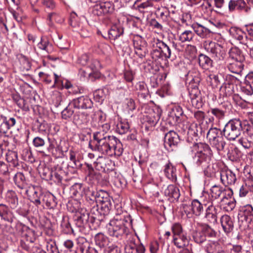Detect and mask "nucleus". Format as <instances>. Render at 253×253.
Masks as SVG:
<instances>
[{"mask_svg":"<svg viewBox=\"0 0 253 253\" xmlns=\"http://www.w3.org/2000/svg\"><path fill=\"white\" fill-rule=\"evenodd\" d=\"M88 146L93 151L111 157L120 156L123 152L122 144L118 138L100 131L93 133V140L89 141Z\"/></svg>","mask_w":253,"mask_h":253,"instance_id":"obj_1","label":"nucleus"},{"mask_svg":"<svg viewBox=\"0 0 253 253\" xmlns=\"http://www.w3.org/2000/svg\"><path fill=\"white\" fill-rule=\"evenodd\" d=\"M97 199L96 206H94L91 210V213L94 215H90L88 213L84 214L78 218L79 222L81 221L83 224L88 221L93 223L95 220H102V216L109 213L112 206V199L108 193L100 190L98 191Z\"/></svg>","mask_w":253,"mask_h":253,"instance_id":"obj_2","label":"nucleus"},{"mask_svg":"<svg viewBox=\"0 0 253 253\" xmlns=\"http://www.w3.org/2000/svg\"><path fill=\"white\" fill-rule=\"evenodd\" d=\"M130 221L129 216L116 214L107 225L108 234L114 238L121 239L123 235L126 234L127 226Z\"/></svg>","mask_w":253,"mask_h":253,"instance_id":"obj_3","label":"nucleus"},{"mask_svg":"<svg viewBox=\"0 0 253 253\" xmlns=\"http://www.w3.org/2000/svg\"><path fill=\"white\" fill-rule=\"evenodd\" d=\"M242 121L239 119L229 120L225 125L223 134L228 140H235L243 132Z\"/></svg>","mask_w":253,"mask_h":253,"instance_id":"obj_4","label":"nucleus"},{"mask_svg":"<svg viewBox=\"0 0 253 253\" xmlns=\"http://www.w3.org/2000/svg\"><path fill=\"white\" fill-rule=\"evenodd\" d=\"M191 148L192 152H196L193 159L198 166L202 165L205 163L208 157L212 156L211 148L206 144L194 143Z\"/></svg>","mask_w":253,"mask_h":253,"instance_id":"obj_5","label":"nucleus"},{"mask_svg":"<svg viewBox=\"0 0 253 253\" xmlns=\"http://www.w3.org/2000/svg\"><path fill=\"white\" fill-rule=\"evenodd\" d=\"M21 234L20 246L26 251H29L30 245L36 240V237L34 230L27 226L20 223L17 225Z\"/></svg>","mask_w":253,"mask_h":253,"instance_id":"obj_6","label":"nucleus"},{"mask_svg":"<svg viewBox=\"0 0 253 253\" xmlns=\"http://www.w3.org/2000/svg\"><path fill=\"white\" fill-rule=\"evenodd\" d=\"M203 46L206 51L216 61L223 60L226 56V52L223 46L215 42L205 41L203 43Z\"/></svg>","mask_w":253,"mask_h":253,"instance_id":"obj_7","label":"nucleus"},{"mask_svg":"<svg viewBox=\"0 0 253 253\" xmlns=\"http://www.w3.org/2000/svg\"><path fill=\"white\" fill-rule=\"evenodd\" d=\"M226 83L220 88V91L223 93V96H229L234 92V84L237 85L241 83L240 80L236 77L231 75L226 76Z\"/></svg>","mask_w":253,"mask_h":253,"instance_id":"obj_8","label":"nucleus"},{"mask_svg":"<svg viewBox=\"0 0 253 253\" xmlns=\"http://www.w3.org/2000/svg\"><path fill=\"white\" fill-rule=\"evenodd\" d=\"M94 167L96 170L104 172H108L114 169L115 164L108 158L98 157L93 163Z\"/></svg>","mask_w":253,"mask_h":253,"instance_id":"obj_9","label":"nucleus"},{"mask_svg":"<svg viewBox=\"0 0 253 253\" xmlns=\"http://www.w3.org/2000/svg\"><path fill=\"white\" fill-rule=\"evenodd\" d=\"M184 211L188 213H192L196 216H200L207 207L205 204H202L197 199L193 200L189 205L183 204Z\"/></svg>","mask_w":253,"mask_h":253,"instance_id":"obj_10","label":"nucleus"},{"mask_svg":"<svg viewBox=\"0 0 253 253\" xmlns=\"http://www.w3.org/2000/svg\"><path fill=\"white\" fill-rule=\"evenodd\" d=\"M180 141L178 134L174 131L170 130L165 135L164 145L168 151H171L176 147Z\"/></svg>","mask_w":253,"mask_h":253,"instance_id":"obj_11","label":"nucleus"},{"mask_svg":"<svg viewBox=\"0 0 253 253\" xmlns=\"http://www.w3.org/2000/svg\"><path fill=\"white\" fill-rule=\"evenodd\" d=\"M228 9L231 12L237 10L248 13L251 9L247 5L244 0H230L228 2Z\"/></svg>","mask_w":253,"mask_h":253,"instance_id":"obj_12","label":"nucleus"},{"mask_svg":"<svg viewBox=\"0 0 253 253\" xmlns=\"http://www.w3.org/2000/svg\"><path fill=\"white\" fill-rule=\"evenodd\" d=\"M48 174L46 176L47 180H52L57 184L61 183L65 171L61 167L56 168L51 170L47 169Z\"/></svg>","mask_w":253,"mask_h":253,"instance_id":"obj_13","label":"nucleus"},{"mask_svg":"<svg viewBox=\"0 0 253 253\" xmlns=\"http://www.w3.org/2000/svg\"><path fill=\"white\" fill-rule=\"evenodd\" d=\"M92 105V101L87 97L84 96L74 99L70 102V106H73L74 108L78 109L90 108Z\"/></svg>","mask_w":253,"mask_h":253,"instance_id":"obj_14","label":"nucleus"},{"mask_svg":"<svg viewBox=\"0 0 253 253\" xmlns=\"http://www.w3.org/2000/svg\"><path fill=\"white\" fill-rule=\"evenodd\" d=\"M221 182L225 186L234 184L236 180V177L231 170L224 169L220 172Z\"/></svg>","mask_w":253,"mask_h":253,"instance_id":"obj_15","label":"nucleus"},{"mask_svg":"<svg viewBox=\"0 0 253 253\" xmlns=\"http://www.w3.org/2000/svg\"><path fill=\"white\" fill-rule=\"evenodd\" d=\"M205 218L211 224L214 225L217 223V209L212 204L206 207Z\"/></svg>","mask_w":253,"mask_h":253,"instance_id":"obj_16","label":"nucleus"},{"mask_svg":"<svg viewBox=\"0 0 253 253\" xmlns=\"http://www.w3.org/2000/svg\"><path fill=\"white\" fill-rule=\"evenodd\" d=\"M239 218L241 220L250 221L253 218V207L250 204L241 206L238 214Z\"/></svg>","mask_w":253,"mask_h":253,"instance_id":"obj_17","label":"nucleus"},{"mask_svg":"<svg viewBox=\"0 0 253 253\" xmlns=\"http://www.w3.org/2000/svg\"><path fill=\"white\" fill-rule=\"evenodd\" d=\"M16 124V120L14 118H10L8 120L6 117L0 115V133L5 134L11 127Z\"/></svg>","mask_w":253,"mask_h":253,"instance_id":"obj_18","label":"nucleus"},{"mask_svg":"<svg viewBox=\"0 0 253 253\" xmlns=\"http://www.w3.org/2000/svg\"><path fill=\"white\" fill-rule=\"evenodd\" d=\"M228 62L227 68L229 71L241 77L244 67V61L228 60Z\"/></svg>","mask_w":253,"mask_h":253,"instance_id":"obj_19","label":"nucleus"},{"mask_svg":"<svg viewBox=\"0 0 253 253\" xmlns=\"http://www.w3.org/2000/svg\"><path fill=\"white\" fill-rule=\"evenodd\" d=\"M0 217L6 221L12 223L14 216L12 211L7 206L1 204H0Z\"/></svg>","mask_w":253,"mask_h":253,"instance_id":"obj_20","label":"nucleus"},{"mask_svg":"<svg viewBox=\"0 0 253 253\" xmlns=\"http://www.w3.org/2000/svg\"><path fill=\"white\" fill-rule=\"evenodd\" d=\"M42 192L40 188L38 187H36L33 185L29 186L25 190L26 195L29 197V199L32 203H37L38 195H40V193Z\"/></svg>","mask_w":253,"mask_h":253,"instance_id":"obj_21","label":"nucleus"},{"mask_svg":"<svg viewBox=\"0 0 253 253\" xmlns=\"http://www.w3.org/2000/svg\"><path fill=\"white\" fill-rule=\"evenodd\" d=\"M220 222L223 231L226 234L230 233L233 229L234 223L232 218L228 215H223L220 218Z\"/></svg>","mask_w":253,"mask_h":253,"instance_id":"obj_22","label":"nucleus"},{"mask_svg":"<svg viewBox=\"0 0 253 253\" xmlns=\"http://www.w3.org/2000/svg\"><path fill=\"white\" fill-rule=\"evenodd\" d=\"M174 245L178 248H183L189 244V238L186 233L173 237Z\"/></svg>","mask_w":253,"mask_h":253,"instance_id":"obj_23","label":"nucleus"},{"mask_svg":"<svg viewBox=\"0 0 253 253\" xmlns=\"http://www.w3.org/2000/svg\"><path fill=\"white\" fill-rule=\"evenodd\" d=\"M245 60V56L241 49L237 47H234L230 49L229 51L228 60L244 62Z\"/></svg>","mask_w":253,"mask_h":253,"instance_id":"obj_24","label":"nucleus"},{"mask_svg":"<svg viewBox=\"0 0 253 253\" xmlns=\"http://www.w3.org/2000/svg\"><path fill=\"white\" fill-rule=\"evenodd\" d=\"M206 251L207 253H222L223 251L222 245L217 241H211L206 246Z\"/></svg>","mask_w":253,"mask_h":253,"instance_id":"obj_25","label":"nucleus"},{"mask_svg":"<svg viewBox=\"0 0 253 253\" xmlns=\"http://www.w3.org/2000/svg\"><path fill=\"white\" fill-rule=\"evenodd\" d=\"M176 168L169 162L165 166L164 171L166 177L172 181L175 182L177 180Z\"/></svg>","mask_w":253,"mask_h":253,"instance_id":"obj_26","label":"nucleus"},{"mask_svg":"<svg viewBox=\"0 0 253 253\" xmlns=\"http://www.w3.org/2000/svg\"><path fill=\"white\" fill-rule=\"evenodd\" d=\"M156 47L160 50L165 59L169 58L171 54L170 46L158 39L156 40Z\"/></svg>","mask_w":253,"mask_h":253,"instance_id":"obj_27","label":"nucleus"},{"mask_svg":"<svg viewBox=\"0 0 253 253\" xmlns=\"http://www.w3.org/2000/svg\"><path fill=\"white\" fill-rule=\"evenodd\" d=\"M191 27L194 30L196 34L202 38H205L209 36L211 33V31L202 25L194 23L191 25Z\"/></svg>","mask_w":253,"mask_h":253,"instance_id":"obj_28","label":"nucleus"},{"mask_svg":"<svg viewBox=\"0 0 253 253\" xmlns=\"http://www.w3.org/2000/svg\"><path fill=\"white\" fill-rule=\"evenodd\" d=\"M42 200V205L45 204L49 209L54 208L57 204L56 197L49 192H45L44 198Z\"/></svg>","mask_w":253,"mask_h":253,"instance_id":"obj_29","label":"nucleus"},{"mask_svg":"<svg viewBox=\"0 0 253 253\" xmlns=\"http://www.w3.org/2000/svg\"><path fill=\"white\" fill-rule=\"evenodd\" d=\"M199 66L205 70H208L212 67V60L207 55L201 53L198 56Z\"/></svg>","mask_w":253,"mask_h":253,"instance_id":"obj_30","label":"nucleus"},{"mask_svg":"<svg viewBox=\"0 0 253 253\" xmlns=\"http://www.w3.org/2000/svg\"><path fill=\"white\" fill-rule=\"evenodd\" d=\"M164 194L173 200H177L180 195L179 189L174 185H169L165 190Z\"/></svg>","mask_w":253,"mask_h":253,"instance_id":"obj_31","label":"nucleus"},{"mask_svg":"<svg viewBox=\"0 0 253 253\" xmlns=\"http://www.w3.org/2000/svg\"><path fill=\"white\" fill-rule=\"evenodd\" d=\"M208 113L210 117L209 119L210 122L222 119L225 116V112L217 108H211Z\"/></svg>","mask_w":253,"mask_h":253,"instance_id":"obj_32","label":"nucleus"},{"mask_svg":"<svg viewBox=\"0 0 253 253\" xmlns=\"http://www.w3.org/2000/svg\"><path fill=\"white\" fill-rule=\"evenodd\" d=\"M38 47L47 53H50L53 51V45L46 37L41 38V41L38 43Z\"/></svg>","mask_w":253,"mask_h":253,"instance_id":"obj_33","label":"nucleus"},{"mask_svg":"<svg viewBox=\"0 0 253 253\" xmlns=\"http://www.w3.org/2000/svg\"><path fill=\"white\" fill-rule=\"evenodd\" d=\"M223 135V131H222L220 129L216 127L211 128L207 132V138L209 143L213 141L214 139H217Z\"/></svg>","mask_w":253,"mask_h":253,"instance_id":"obj_34","label":"nucleus"},{"mask_svg":"<svg viewBox=\"0 0 253 253\" xmlns=\"http://www.w3.org/2000/svg\"><path fill=\"white\" fill-rule=\"evenodd\" d=\"M87 119V114L84 112L80 111L76 112L74 116V122L78 125L86 123Z\"/></svg>","mask_w":253,"mask_h":253,"instance_id":"obj_35","label":"nucleus"},{"mask_svg":"<svg viewBox=\"0 0 253 253\" xmlns=\"http://www.w3.org/2000/svg\"><path fill=\"white\" fill-rule=\"evenodd\" d=\"M123 33L124 29L122 27L114 25L108 31L109 38L111 40H115L123 35Z\"/></svg>","mask_w":253,"mask_h":253,"instance_id":"obj_36","label":"nucleus"},{"mask_svg":"<svg viewBox=\"0 0 253 253\" xmlns=\"http://www.w3.org/2000/svg\"><path fill=\"white\" fill-rule=\"evenodd\" d=\"M210 144L212 148L216 150L218 154H220V152L223 150L226 145V142L223 135H222L217 139H214L213 141L210 143Z\"/></svg>","mask_w":253,"mask_h":253,"instance_id":"obj_37","label":"nucleus"},{"mask_svg":"<svg viewBox=\"0 0 253 253\" xmlns=\"http://www.w3.org/2000/svg\"><path fill=\"white\" fill-rule=\"evenodd\" d=\"M6 199L7 202L12 209L16 208L18 204V197L13 191H8L6 194Z\"/></svg>","mask_w":253,"mask_h":253,"instance_id":"obj_38","label":"nucleus"},{"mask_svg":"<svg viewBox=\"0 0 253 253\" xmlns=\"http://www.w3.org/2000/svg\"><path fill=\"white\" fill-rule=\"evenodd\" d=\"M201 227L206 238L207 237L211 238H216L217 232L210 225L207 223L202 224Z\"/></svg>","mask_w":253,"mask_h":253,"instance_id":"obj_39","label":"nucleus"},{"mask_svg":"<svg viewBox=\"0 0 253 253\" xmlns=\"http://www.w3.org/2000/svg\"><path fill=\"white\" fill-rule=\"evenodd\" d=\"M85 196L87 201H90V203H95L97 205L98 191L88 188L85 191Z\"/></svg>","mask_w":253,"mask_h":253,"instance_id":"obj_40","label":"nucleus"},{"mask_svg":"<svg viewBox=\"0 0 253 253\" xmlns=\"http://www.w3.org/2000/svg\"><path fill=\"white\" fill-rule=\"evenodd\" d=\"M94 239L96 246L103 249L108 242L107 237L101 233H97L95 236Z\"/></svg>","mask_w":253,"mask_h":253,"instance_id":"obj_41","label":"nucleus"},{"mask_svg":"<svg viewBox=\"0 0 253 253\" xmlns=\"http://www.w3.org/2000/svg\"><path fill=\"white\" fill-rule=\"evenodd\" d=\"M227 155L230 160L235 161L242 158L243 154L238 148L235 147L228 152Z\"/></svg>","mask_w":253,"mask_h":253,"instance_id":"obj_42","label":"nucleus"},{"mask_svg":"<svg viewBox=\"0 0 253 253\" xmlns=\"http://www.w3.org/2000/svg\"><path fill=\"white\" fill-rule=\"evenodd\" d=\"M160 118V114L158 112L157 113L153 112L146 116V121L150 126H154L158 123Z\"/></svg>","mask_w":253,"mask_h":253,"instance_id":"obj_43","label":"nucleus"},{"mask_svg":"<svg viewBox=\"0 0 253 253\" xmlns=\"http://www.w3.org/2000/svg\"><path fill=\"white\" fill-rule=\"evenodd\" d=\"M85 244L87 245V249H85L86 246H81L80 248L81 251L82 253H104V249L102 248L97 247L96 248L90 247L88 246V243L86 242Z\"/></svg>","mask_w":253,"mask_h":253,"instance_id":"obj_44","label":"nucleus"},{"mask_svg":"<svg viewBox=\"0 0 253 253\" xmlns=\"http://www.w3.org/2000/svg\"><path fill=\"white\" fill-rule=\"evenodd\" d=\"M230 33L234 38L241 42H242L244 38H246V34L241 29L236 27L231 28Z\"/></svg>","mask_w":253,"mask_h":253,"instance_id":"obj_45","label":"nucleus"},{"mask_svg":"<svg viewBox=\"0 0 253 253\" xmlns=\"http://www.w3.org/2000/svg\"><path fill=\"white\" fill-rule=\"evenodd\" d=\"M192 237L194 241L197 244H202L206 241L205 235L201 229V231L195 230L192 233Z\"/></svg>","mask_w":253,"mask_h":253,"instance_id":"obj_46","label":"nucleus"},{"mask_svg":"<svg viewBox=\"0 0 253 253\" xmlns=\"http://www.w3.org/2000/svg\"><path fill=\"white\" fill-rule=\"evenodd\" d=\"M224 188L219 185H214L211 188V197L215 199H218L222 195Z\"/></svg>","mask_w":253,"mask_h":253,"instance_id":"obj_47","label":"nucleus"},{"mask_svg":"<svg viewBox=\"0 0 253 253\" xmlns=\"http://www.w3.org/2000/svg\"><path fill=\"white\" fill-rule=\"evenodd\" d=\"M153 47V50L151 52L152 59L155 61H159V60H162L165 59L160 50H159V49L156 47V41L154 42Z\"/></svg>","mask_w":253,"mask_h":253,"instance_id":"obj_48","label":"nucleus"},{"mask_svg":"<svg viewBox=\"0 0 253 253\" xmlns=\"http://www.w3.org/2000/svg\"><path fill=\"white\" fill-rule=\"evenodd\" d=\"M6 160L14 167L18 165V155L15 151H8L6 155Z\"/></svg>","mask_w":253,"mask_h":253,"instance_id":"obj_49","label":"nucleus"},{"mask_svg":"<svg viewBox=\"0 0 253 253\" xmlns=\"http://www.w3.org/2000/svg\"><path fill=\"white\" fill-rule=\"evenodd\" d=\"M14 181L15 184L20 189L25 188V182L24 175L20 172L16 173L14 177Z\"/></svg>","mask_w":253,"mask_h":253,"instance_id":"obj_50","label":"nucleus"},{"mask_svg":"<svg viewBox=\"0 0 253 253\" xmlns=\"http://www.w3.org/2000/svg\"><path fill=\"white\" fill-rule=\"evenodd\" d=\"M48 146L42 150H40L42 153H52L57 145V142L55 139L48 138Z\"/></svg>","mask_w":253,"mask_h":253,"instance_id":"obj_51","label":"nucleus"},{"mask_svg":"<svg viewBox=\"0 0 253 253\" xmlns=\"http://www.w3.org/2000/svg\"><path fill=\"white\" fill-rule=\"evenodd\" d=\"M194 36V34L191 31L186 30L182 32L178 37L179 40L182 42L191 41Z\"/></svg>","mask_w":253,"mask_h":253,"instance_id":"obj_52","label":"nucleus"},{"mask_svg":"<svg viewBox=\"0 0 253 253\" xmlns=\"http://www.w3.org/2000/svg\"><path fill=\"white\" fill-rule=\"evenodd\" d=\"M156 15L158 17L160 18L164 22H167L168 20V16L169 15V12L164 8H158L156 12Z\"/></svg>","mask_w":253,"mask_h":253,"instance_id":"obj_53","label":"nucleus"},{"mask_svg":"<svg viewBox=\"0 0 253 253\" xmlns=\"http://www.w3.org/2000/svg\"><path fill=\"white\" fill-rule=\"evenodd\" d=\"M171 229L172 231L173 237H174L177 235H179L185 233L184 231L181 224L177 222L174 223L172 225L171 227Z\"/></svg>","mask_w":253,"mask_h":253,"instance_id":"obj_54","label":"nucleus"},{"mask_svg":"<svg viewBox=\"0 0 253 253\" xmlns=\"http://www.w3.org/2000/svg\"><path fill=\"white\" fill-rule=\"evenodd\" d=\"M60 226L64 233L68 234L73 231L68 217H63Z\"/></svg>","mask_w":253,"mask_h":253,"instance_id":"obj_55","label":"nucleus"},{"mask_svg":"<svg viewBox=\"0 0 253 253\" xmlns=\"http://www.w3.org/2000/svg\"><path fill=\"white\" fill-rule=\"evenodd\" d=\"M192 81L194 82V83L195 84V85H194L193 86L192 85L191 87H192V89L191 91H189V95L190 97L191 98L199 97L198 95L199 92L198 89L197 84L200 82V79L198 78H196L195 79H193Z\"/></svg>","mask_w":253,"mask_h":253,"instance_id":"obj_56","label":"nucleus"},{"mask_svg":"<svg viewBox=\"0 0 253 253\" xmlns=\"http://www.w3.org/2000/svg\"><path fill=\"white\" fill-rule=\"evenodd\" d=\"M103 14H107L113 12L114 10V5L110 1H102L100 2Z\"/></svg>","mask_w":253,"mask_h":253,"instance_id":"obj_57","label":"nucleus"},{"mask_svg":"<svg viewBox=\"0 0 253 253\" xmlns=\"http://www.w3.org/2000/svg\"><path fill=\"white\" fill-rule=\"evenodd\" d=\"M129 128V124L127 122H121L117 125L116 130L121 134L126 133Z\"/></svg>","mask_w":253,"mask_h":253,"instance_id":"obj_58","label":"nucleus"},{"mask_svg":"<svg viewBox=\"0 0 253 253\" xmlns=\"http://www.w3.org/2000/svg\"><path fill=\"white\" fill-rule=\"evenodd\" d=\"M33 143L36 148L42 150H44L45 142L43 138L39 136L36 137L33 140Z\"/></svg>","mask_w":253,"mask_h":253,"instance_id":"obj_59","label":"nucleus"},{"mask_svg":"<svg viewBox=\"0 0 253 253\" xmlns=\"http://www.w3.org/2000/svg\"><path fill=\"white\" fill-rule=\"evenodd\" d=\"M243 131H246L247 134L252 136L253 135V123H249L247 121H242Z\"/></svg>","mask_w":253,"mask_h":253,"instance_id":"obj_60","label":"nucleus"},{"mask_svg":"<svg viewBox=\"0 0 253 253\" xmlns=\"http://www.w3.org/2000/svg\"><path fill=\"white\" fill-rule=\"evenodd\" d=\"M73 106H70V103L68 106L65 108L61 112L62 118L64 119L67 120L71 117L74 113V111L72 110Z\"/></svg>","mask_w":253,"mask_h":253,"instance_id":"obj_61","label":"nucleus"},{"mask_svg":"<svg viewBox=\"0 0 253 253\" xmlns=\"http://www.w3.org/2000/svg\"><path fill=\"white\" fill-rule=\"evenodd\" d=\"M183 113V112L182 108L179 106H176L172 109L170 115L172 117H175L176 121H177Z\"/></svg>","mask_w":253,"mask_h":253,"instance_id":"obj_62","label":"nucleus"},{"mask_svg":"<svg viewBox=\"0 0 253 253\" xmlns=\"http://www.w3.org/2000/svg\"><path fill=\"white\" fill-rule=\"evenodd\" d=\"M86 166L87 167L86 173L87 176L92 179L96 178L99 173L95 170L91 165L86 164Z\"/></svg>","mask_w":253,"mask_h":253,"instance_id":"obj_63","label":"nucleus"},{"mask_svg":"<svg viewBox=\"0 0 253 253\" xmlns=\"http://www.w3.org/2000/svg\"><path fill=\"white\" fill-rule=\"evenodd\" d=\"M145 44V41L139 37H137L133 40V45L135 50L146 47Z\"/></svg>","mask_w":253,"mask_h":253,"instance_id":"obj_64","label":"nucleus"}]
</instances>
